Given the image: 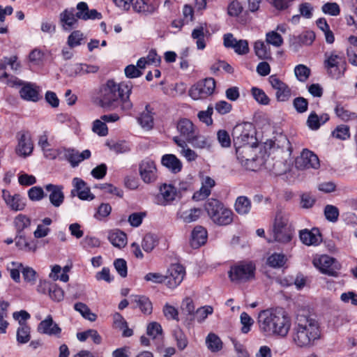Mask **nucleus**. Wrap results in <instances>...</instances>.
<instances>
[{
  "label": "nucleus",
  "instance_id": "nucleus-1",
  "mask_svg": "<svg viewBox=\"0 0 357 357\" xmlns=\"http://www.w3.org/2000/svg\"><path fill=\"white\" fill-rule=\"evenodd\" d=\"M131 93L130 83H117L109 79L100 89L97 98L98 104L107 110L128 111L132 107L130 100Z\"/></svg>",
  "mask_w": 357,
  "mask_h": 357
},
{
  "label": "nucleus",
  "instance_id": "nucleus-2",
  "mask_svg": "<svg viewBox=\"0 0 357 357\" xmlns=\"http://www.w3.org/2000/svg\"><path fill=\"white\" fill-rule=\"evenodd\" d=\"M259 331L266 336L286 337L291 326L288 314L282 309H267L259 312L257 317Z\"/></svg>",
  "mask_w": 357,
  "mask_h": 357
},
{
  "label": "nucleus",
  "instance_id": "nucleus-3",
  "mask_svg": "<svg viewBox=\"0 0 357 357\" xmlns=\"http://www.w3.org/2000/svg\"><path fill=\"white\" fill-rule=\"evenodd\" d=\"M318 321L310 315L298 314L291 333L292 342L298 348H310L320 338Z\"/></svg>",
  "mask_w": 357,
  "mask_h": 357
},
{
  "label": "nucleus",
  "instance_id": "nucleus-4",
  "mask_svg": "<svg viewBox=\"0 0 357 357\" xmlns=\"http://www.w3.org/2000/svg\"><path fill=\"white\" fill-rule=\"evenodd\" d=\"M234 145L236 148V153L240 162L248 160L250 158L248 155H243V153L253 152V144L250 140H253V135L250 134V130L247 128L237 126L233 132Z\"/></svg>",
  "mask_w": 357,
  "mask_h": 357
},
{
  "label": "nucleus",
  "instance_id": "nucleus-5",
  "mask_svg": "<svg viewBox=\"0 0 357 357\" xmlns=\"http://www.w3.org/2000/svg\"><path fill=\"white\" fill-rule=\"evenodd\" d=\"M77 12L75 13L74 8L66 9L60 15L61 22H68V21H77L78 20H101L102 14L96 9H89L86 3L79 2L76 6Z\"/></svg>",
  "mask_w": 357,
  "mask_h": 357
},
{
  "label": "nucleus",
  "instance_id": "nucleus-6",
  "mask_svg": "<svg viewBox=\"0 0 357 357\" xmlns=\"http://www.w3.org/2000/svg\"><path fill=\"white\" fill-rule=\"evenodd\" d=\"M255 272L256 265L254 262L243 261L232 266L228 275L232 282L241 284L254 280Z\"/></svg>",
  "mask_w": 357,
  "mask_h": 357
},
{
  "label": "nucleus",
  "instance_id": "nucleus-7",
  "mask_svg": "<svg viewBox=\"0 0 357 357\" xmlns=\"http://www.w3.org/2000/svg\"><path fill=\"white\" fill-rule=\"evenodd\" d=\"M275 241L286 243L292 238V230L289 223L288 216L282 212L276 214L273 228Z\"/></svg>",
  "mask_w": 357,
  "mask_h": 357
},
{
  "label": "nucleus",
  "instance_id": "nucleus-8",
  "mask_svg": "<svg viewBox=\"0 0 357 357\" xmlns=\"http://www.w3.org/2000/svg\"><path fill=\"white\" fill-rule=\"evenodd\" d=\"M215 88V79L209 77L194 84L190 88L189 94L194 100L204 99L213 93Z\"/></svg>",
  "mask_w": 357,
  "mask_h": 357
},
{
  "label": "nucleus",
  "instance_id": "nucleus-9",
  "mask_svg": "<svg viewBox=\"0 0 357 357\" xmlns=\"http://www.w3.org/2000/svg\"><path fill=\"white\" fill-rule=\"evenodd\" d=\"M313 264L324 274L333 277L338 275L340 265L333 257L321 255L318 259H314Z\"/></svg>",
  "mask_w": 357,
  "mask_h": 357
},
{
  "label": "nucleus",
  "instance_id": "nucleus-10",
  "mask_svg": "<svg viewBox=\"0 0 357 357\" xmlns=\"http://www.w3.org/2000/svg\"><path fill=\"white\" fill-rule=\"evenodd\" d=\"M295 166L298 169H317L320 167V163L316 154L308 149H303L301 155L296 158Z\"/></svg>",
  "mask_w": 357,
  "mask_h": 357
},
{
  "label": "nucleus",
  "instance_id": "nucleus-11",
  "mask_svg": "<svg viewBox=\"0 0 357 357\" xmlns=\"http://www.w3.org/2000/svg\"><path fill=\"white\" fill-rule=\"evenodd\" d=\"M139 173L145 183H151L156 181L158 170L155 163L149 158H145L139 164Z\"/></svg>",
  "mask_w": 357,
  "mask_h": 357
},
{
  "label": "nucleus",
  "instance_id": "nucleus-12",
  "mask_svg": "<svg viewBox=\"0 0 357 357\" xmlns=\"http://www.w3.org/2000/svg\"><path fill=\"white\" fill-rule=\"evenodd\" d=\"M325 57L324 66L328 74L335 78L340 77L342 75L341 68L343 69V71L345 70L344 67V62L342 58L334 53H331L330 54L326 53Z\"/></svg>",
  "mask_w": 357,
  "mask_h": 357
},
{
  "label": "nucleus",
  "instance_id": "nucleus-13",
  "mask_svg": "<svg viewBox=\"0 0 357 357\" xmlns=\"http://www.w3.org/2000/svg\"><path fill=\"white\" fill-rule=\"evenodd\" d=\"M268 82L275 91V98L278 101L286 102L290 99L291 96V89L275 75H272L268 77Z\"/></svg>",
  "mask_w": 357,
  "mask_h": 357
},
{
  "label": "nucleus",
  "instance_id": "nucleus-14",
  "mask_svg": "<svg viewBox=\"0 0 357 357\" xmlns=\"http://www.w3.org/2000/svg\"><path fill=\"white\" fill-rule=\"evenodd\" d=\"M185 274V268L178 264H172L168 268L165 276L167 286L170 289H174L183 281Z\"/></svg>",
  "mask_w": 357,
  "mask_h": 357
},
{
  "label": "nucleus",
  "instance_id": "nucleus-15",
  "mask_svg": "<svg viewBox=\"0 0 357 357\" xmlns=\"http://www.w3.org/2000/svg\"><path fill=\"white\" fill-rule=\"evenodd\" d=\"M73 189L70 192L72 197L77 195L82 200H93L94 195L91 193L90 188L81 178L75 177L72 181Z\"/></svg>",
  "mask_w": 357,
  "mask_h": 357
},
{
  "label": "nucleus",
  "instance_id": "nucleus-16",
  "mask_svg": "<svg viewBox=\"0 0 357 357\" xmlns=\"http://www.w3.org/2000/svg\"><path fill=\"white\" fill-rule=\"evenodd\" d=\"M37 329L38 333L41 334L58 338L61 337V328L53 321L51 315H48L44 320L40 321Z\"/></svg>",
  "mask_w": 357,
  "mask_h": 357
},
{
  "label": "nucleus",
  "instance_id": "nucleus-17",
  "mask_svg": "<svg viewBox=\"0 0 357 357\" xmlns=\"http://www.w3.org/2000/svg\"><path fill=\"white\" fill-rule=\"evenodd\" d=\"M13 84L14 85H23L20 91L22 99L31 102H37L39 100V93L34 84L31 83L24 84L22 81L16 77L14 78Z\"/></svg>",
  "mask_w": 357,
  "mask_h": 357
},
{
  "label": "nucleus",
  "instance_id": "nucleus-18",
  "mask_svg": "<svg viewBox=\"0 0 357 357\" xmlns=\"http://www.w3.org/2000/svg\"><path fill=\"white\" fill-rule=\"evenodd\" d=\"M45 189L50 193L49 199L51 204L55 208L60 207L65 199L63 186L50 183L45 185Z\"/></svg>",
  "mask_w": 357,
  "mask_h": 357
},
{
  "label": "nucleus",
  "instance_id": "nucleus-19",
  "mask_svg": "<svg viewBox=\"0 0 357 357\" xmlns=\"http://www.w3.org/2000/svg\"><path fill=\"white\" fill-rule=\"evenodd\" d=\"M299 237L301 242L307 246L318 245L322 242V236L318 228L301 230Z\"/></svg>",
  "mask_w": 357,
  "mask_h": 357
},
{
  "label": "nucleus",
  "instance_id": "nucleus-20",
  "mask_svg": "<svg viewBox=\"0 0 357 357\" xmlns=\"http://www.w3.org/2000/svg\"><path fill=\"white\" fill-rule=\"evenodd\" d=\"M18 145L16 149L17 153L24 157L29 155L33 149L30 135L28 132H20L18 134Z\"/></svg>",
  "mask_w": 357,
  "mask_h": 357
},
{
  "label": "nucleus",
  "instance_id": "nucleus-21",
  "mask_svg": "<svg viewBox=\"0 0 357 357\" xmlns=\"http://www.w3.org/2000/svg\"><path fill=\"white\" fill-rule=\"evenodd\" d=\"M63 156L69 161L73 167H76L82 161L91 157V151L88 149L79 153L73 149H63Z\"/></svg>",
  "mask_w": 357,
  "mask_h": 357
},
{
  "label": "nucleus",
  "instance_id": "nucleus-22",
  "mask_svg": "<svg viewBox=\"0 0 357 357\" xmlns=\"http://www.w3.org/2000/svg\"><path fill=\"white\" fill-rule=\"evenodd\" d=\"M2 197L6 204L13 211H22L26 206L24 199L19 194L11 195L8 191L3 190Z\"/></svg>",
  "mask_w": 357,
  "mask_h": 357
},
{
  "label": "nucleus",
  "instance_id": "nucleus-23",
  "mask_svg": "<svg viewBox=\"0 0 357 357\" xmlns=\"http://www.w3.org/2000/svg\"><path fill=\"white\" fill-rule=\"evenodd\" d=\"M177 130L180 135L183 137L185 140H192L195 134L197 132V129L192 122L187 119H181L177 123Z\"/></svg>",
  "mask_w": 357,
  "mask_h": 357
},
{
  "label": "nucleus",
  "instance_id": "nucleus-24",
  "mask_svg": "<svg viewBox=\"0 0 357 357\" xmlns=\"http://www.w3.org/2000/svg\"><path fill=\"white\" fill-rule=\"evenodd\" d=\"M207 240V231L202 226H196L192 231L190 246L197 249L204 245Z\"/></svg>",
  "mask_w": 357,
  "mask_h": 357
},
{
  "label": "nucleus",
  "instance_id": "nucleus-25",
  "mask_svg": "<svg viewBox=\"0 0 357 357\" xmlns=\"http://www.w3.org/2000/svg\"><path fill=\"white\" fill-rule=\"evenodd\" d=\"M161 164L172 172L176 174L181 172L182 162L174 154H165L161 158Z\"/></svg>",
  "mask_w": 357,
  "mask_h": 357
},
{
  "label": "nucleus",
  "instance_id": "nucleus-26",
  "mask_svg": "<svg viewBox=\"0 0 357 357\" xmlns=\"http://www.w3.org/2000/svg\"><path fill=\"white\" fill-rule=\"evenodd\" d=\"M215 181L209 176H206L203 181L202 188L199 191L194 193L192 199L195 201L203 200L211 194V188L215 185Z\"/></svg>",
  "mask_w": 357,
  "mask_h": 357
},
{
  "label": "nucleus",
  "instance_id": "nucleus-27",
  "mask_svg": "<svg viewBox=\"0 0 357 357\" xmlns=\"http://www.w3.org/2000/svg\"><path fill=\"white\" fill-rule=\"evenodd\" d=\"M211 219L218 225H228L233 222L234 213L230 209L225 207L223 209L219 211L218 213L215 214Z\"/></svg>",
  "mask_w": 357,
  "mask_h": 357
},
{
  "label": "nucleus",
  "instance_id": "nucleus-28",
  "mask_svg": "<svg viewBox=\"0 0 357 357\" xmlns=\"http://www.w3.org/2000/svg\"><path fill=\"white\" fill-rule=\"evenodd\" d=\"M108 240L114 246L119 248H123L127 244L126 234L119 229L110 231Z\"/></svg>",
  "mask_w": 357,
  "mask_h": 357
},
{
  "label": "nucleus",
  "instance_id": "nucleus-29",
  "mask_svg": "<svg viewBox=\"0 0 357 357\" xmlns=\"http://www.w3.org/2000/svg\"><path fill=\"white\" fill-rule=\"evenodd\" d=\"M132 302L136 304L142 312L145 314H150L152 312V303L149 298L145 296L134 295L131 296Z\"/></svg>",
  "mask_w": 357,
  "mask_h": 357
},
{
  "label": "nucleus",
  "instance_id": "nucleus-30",
  "mask_svg": "<svg viewBox=\"0 0 357 357\" xmlns=\"http://www.w3.org/2000/svg\"><path fill=\"white\" fill-rule=\"evenodd\" d=\"M251 201L245 196H240L237 197L234 204L235 211L238 214L241 215L249 213L251 210Z\"/></svg>",
  "mask_w": 357,
  "mask_h": 357
},
{
  "label": "nucleus",
  "instance_id": "nucleus-31",
  "mask_svg": "<svg viewBox=\"0 0 357 357\" xmlns=\"http://www.w3.org/2000/svg\"><path fill=\"white\" fill-rule=\"evenodd\" d=\"M15 240L16 246L20 250L33 252H35L37 250L36 244L29 242L22 233H17Z\"/></svg>",
  "mask_w": 357,
  "mask_h": 357
},
{
  "label": "nucleus",
  "instance_id": "nucleus-32",
  "mask_svg": "<svg viewBox=\"0 0 357 357\" xmlns=\"http://www.w3.org/2000/svg\"><path fill=\"white\" fill-rule=\"evenodd\" d=\"M176 189L172 185L163 184L160 188V195L163 199L162 204H167L176 197Z\"/></svg>",
  "mask_w": 357,
  "mask_h": 357
},
{
  "label": "nucleus",
  "instance_id": "nucleus-33",
  "mask_svg": "<svg viewBox=\"0 0 357 357\" xmlns=\"http://www.w3.org/2000/svg\"><path fill=\"white\" fill-rule=\"evenodd\" d=\"M192 140H188V142L191 144L192 146L195 149H209L211 148V142L209 138L200 135L198 134V132L194 135Z\"/></svg>",
  "mask_w": 357,
  "mask_h": 357
},
{
  "label": "nucleus",
  "instance_id": "nucleus-34",
  "mask_svg": "<svg viewBox=\"0 0 357 357\" xmlns=\"http://www.w3.org/2000/svg\"><path fill=\"white\" fill-rule=\"evenodd\" d=\"M254 50L255 54L259 59L261 60L271 59V52L263 41H256L254 45Z\"/></svg>",
  "mask_w": 357,
  "mask_h": 357
},
{
  "label": "nucleus",
  "instance_id": "nucleus-35",
  "mask_svg": "<svg viewBox=\"0 0 357 357\" xmlns=\"http://www.w3.org/2000/svg\"><path fill=\"white\" fill-rule=\"evenodd\" d=\"M146 333L153 340L161 341L162 340V326L158 322L153 321L149 324L146 328Z\"/></svg>",
  "mask_w": 357,
  "mask_h": 357
},
{
  "label": "nucleus",
  "instance_id": "nucleus-36",
  "mask_svg": "<svg viewBox=\"0 0 357 357\" xmlns=\"http://www.w3.org/2000/svg\"><path fill=\"white\" fill-rule=\"evenodd\" d=\"M202 213L199 208H193L182 212L180 218L185 223H190L197 220Z\"/></svg>",
  "mask_w": 357,
  "mask_h": 357
},
{
  "label": "nucleus",
  "instance_id": "nucleus-37",
  "mask_svg": "<svg viewBox=\"0 0 357 357\" xmlns=\"http://www.w3.org/2000/svg\"><path fill=\"white\" fill-rule=\"evenodd\" d=\"M205 210L208 215L211 218L215 214L218 213V211L225 208L224 205L218 199H210L204 204Z\"/></svg>",
  "mask_w": 357,
  "mask_h": 357
},
{
  "label": "nucleus",
  "instance_id": "nucleus-38",
  "mask_svg": "<svg viewBox=\"0 0 357 357\" xmlns=\"http://www.w3.org/2000/svg\"><path fill=\"white\" fill-rule=\"evenodd\" d=\"M77 337L81 342H84L86 340V339L91 338L96 344H100L102 341L101 336L99 335L98 331L94 329H89L84 332L77 333Z\"/></svg>",
  "mask_w": 357,
  "mask_h": 357
},
{
  "label": "nucleus",
  "instance_id": "nucleus-39",
  "mask_svg": "<svg viewBox=\"0 0 357 357\" xmlns=\"http://www.w3.org/2000/svg\"><path fill=\"white\" fill-rule=\"evenodd\" d=\"M206 344L208 349L212 352H216L222 349V342L220 338L214 333H209L206 338Z\"/></svg>",
  "mask_w": 357,
  "mask_h": 357
},
{
  "label": "nucleus",
  "instance_id": "nucleus-40",
  "mask_svg": "<svg viewBox=\"0 0 357 357\" xmlns=\"http://www.w3.org/2000/svg\"><path fill=\"white\" fill-rule=\"evenodd\" d=\"M74 309L79 312L81 315L86 319L91 321H96L97 315L93 313L89 307L84 303L78 302L74 305Z\"/></svg>",
  "mask_w": 357,
  "mask_h": 357
},
{
  "label": "nucleus",
  "instance_id": "nucleus-41",
  "mask_svg": "<svg viewBox=\"0 0 357 357\" xmlns=\"http://www.w3.org/2000/svg\"><path fill=\"white\" fill-rule=\"evenodd\" d=\"M31 328L27 324H22L17 330V341L19 344H26L31 339Z\"/></svg>",
  "mask_w": 357,
  "mask_h": 357
},
{
  "label": "nucleus",
  "instance_id": "nucleus-42",
  "mask_svg": "<svg viewBox=\"0 0 357 357\" xmlns=\"http://www.w3.org/2000/svg\"><path fill=\"white\" fill-rule=\"evenodd\" d=\"M22 264L17 261H12L6 267L10 278L17 283L20 282V271H22Z\"/></svg>",
  "mask_w": 357,
  "mask_h": 357
},
{
  "label": "nucleus",
  "instance_id": "nucleus-43",
  "mask_svg": "<svg viewBox=\"0 0 357 357\" xmlns=\"http://www.w3.org/2000/svg\"><path fill=\"white\" fill-rule=\"evenodd\" d=\"M14 225L17 234L22 233L23 230L31 225V220L24 214H19L15 218Z\"/></svg>",
  "mask_w": 357,
  "mask_h": 357
},
{
  "label": "nucleus",
  "instance_id": "nucleus-44",
  "mask_svg": "<svg viewBox=\"0 0 357 357\" xmlns=\"http://www.w3.org/2000/svg\"><path fill=\"white\" fill-rule=\"evenodd\" d=\"M148 105L146 106V111H144L137 119L138 123L142 128L149 130L152 128L153 125V118L149 111H148Z\"/></svg>",
  "mask_w": 357,
  "mask_h": 357
},
{
  "label": "nucleus",
  "instance_id": "nucleus-45",
  "mask_svg": "<svg viewBox=\"0 0 357 357\" xmlns=\"http://www.w3.org/2000/svg\"><path fill=\"white\" fill-rule=\"evenodd\" d=\"M206 32L207 31H205L202 26L195 29L192 32V38L197 40L196 44L198 50H204L206 47L204 41Z\"/></svg>",
  "mask_w": 357,
  "mask_h": 357
},
{
  "label": "nucleus",
  "instance_id": "nucleus-46",
  "mask_svg": "<svg viewBox=\"0 0 357 357\" xmlns=\"http://www.w3.org/2000/svg\"><path fill=\"white\" fill-rule=\"evenodd\" d=\"M286 261V257L283 254L273 253L267 259V264L273 268H280Z\"/></svg>",
  "mask_w": 357,
  "mask_h": 357
},
{
  "label": "nucleus",
  "instance_id": "nucleus-47",
  "mask_svg": "<svg viewBox=\"0 0 357 357\" xmlns=\"http://www.w3.org/2000/svg\"><path fill=\"white\" fill-rule=\"evenodd\" d=\"M158 243L157 238L152 234H146L143 238L142 247L145 252H149L153 250Z\"/></svg>",
  "mask_w": 357,
  "mask_h": 357
},
{
  "label": "nucleus",
  "instance_id": "nucleus-48",
  "mask_svg": "<svg viewBox=\"0 0 357 357\" xmlns=\"http://www.w3.org/2000/svg\"><path fill=\"white\" fill-rule=\"evenodd\" d=\"M251 92L253 98L258 103L263 105H268L269 104L270 98L262 89L252 87Z\"/></svg>",
  "mask_w": 357,
  "mask_h": 357
},
{
  "label": "nucleus",
  "instance_id": "nucleus-49",
  "mask_svg": "<svg viewBox=\"0 0 357 357\" xmlns=\"http://www.w3.org/2000/svg\"><path fill=\"white\" fill-rule=\"evenodd\" d=\"M336 115L342 121H348L356 118V113L345 109L340 105H337L335 109Z\"/></svg>",
  "mask_w": 357,
  "mask_h": 357
},
{
  "label": "nucleus",
  "instance_id": "nucleus-50",
  "mask_svg": "<svg viewBox=\"0 0 357 357\" xmlns=\"http://www.w3.org/2000/svg\"><path fill=\"white\" fill-rule=\"evenodd\" d=\"M294 73L297 79L303 82L308 79L310 75V70L306 66L299 64L295 67Z\"/></svg>",
  "mask_w": 357,
  "mask_h": 357
},
{
  "label": "nucleus",
  "instance_id": "nucleus-51",
  "mask_svg": "<svg viewBox=\"0 0 357 357\" xmlns=\"http://www.w3.org/2000/svg\"><path fill=\"white\" fill-rule=\"evenodd\" d=\"M266 41L276 47H280L283 43L282 36L276 31L268 32L266 35Z\"/></svg>",
  "mask_w": 357,
  "mask_h": 357
},
{
  "label": "nucleus",
  "instance_id": "nucleus-52",
  "mask_svg": "<svg viewBox=\"0 0 357 357\" xmlns=\"http://www.w3.org/2000/svg\"><path fill=\"white\" fill-rule=\"evenodd\" d=\"M324 215L327 220L335 222L339 217V210L336 206L328 204L324 208Z\"/></svg>",
  "mask_w": 357,
  "mask_h": 357
},
{
  "label": "nucleus",
  "instance_id": "nucleus-53",
  "mask_svg": "<svg viewBox=\"0 0 357 357\" xmlns=\"http://www.w3.org/2000/svg\"><path fill=\"white\" fill-rule=\"evenodd\" d=\"M241 324H242L241 332L248 333L254 324L253 319L246 312H243L240 316Z\"/></svg>",
  "mask_w": 357,
  "mask_h": 357
},
{
  "label": "nucleus",
  "instance_id": "nucleus-54",
  "mask_svg": "<svg viewBox=\"0 0 357 357\" xmlns=\"http://www.w3.org/2000/svg\"><path fill=\"white\" fill-rule=\"evenodd\" d=\"M112 211V206L107 203H102L98 208L94 218L98 220H102L107 218Z\"/></svg>",
  "mask_w": 357,
  "mask_h": 357
},
{
  "label": "nucleus",
  "instance_id": "nucleus-55",
  "mask_svg": "<svg viewBox=\"0 0 357 357\" xmlns=\"http://www.w3.org/2000/svg\"><path fill=\"white\" fill-rule=\"evenodd\" d=\"M45 53L38 48L33 49L29 54V60L34 65H40L44 59Z\"/></svg>",
  "mask_w": 357,
  "mask_h": 357
},
{
  "label": "nucleus",
  "instance_id": "nucleus-56",
  "mask_svg": "<svg viewBox=\"0 0 357 357\" xmlns=\"http://www.w3.org/2000/svg\"><path fill=\"white\" fill-rule=\"evenodd\" d=\"M333 136L341 140H345L350 136L349 128L345 125L337 126L332 133Z\"/></svg>",
  "mask_w": 357,
  "mask_h": 357
},
{
  "label": "nucleus",
  "instance_id": "nucleus-57",
  "mask_svg": "<svg viewBox=\"0 0 357 357\" xmlns=\"http://www.w3.org/2000/svg\"><path fill=\"white\" fill-rule=\"evenodd\" d=\"M83 40V33L79 31H74L68 38V45L70 47H74L79 45Z\"/></svg>",
  "mask_w": 357,
  "mask_h": 357
},
{
  "label": "nucleus",
  "instance_id": "nucleus-58",
  "mask_svg": "<svg viewBox=\"0 0 357 357\" xmlns=\"http://www.w3.org/2000/svg\"><path fill=\"white\" fill-rule=\"evenodd\" d=\"M22 273L25 282L33 284L36 281V272L31 267L26 266L22 269Z\"/></svg>",
  "mask_w": 357,
  "mask_h": 357
},
{
  "label": "nucleus",
  "instance_id": "nucleus-59",
  "mask_svg": "<svg viewBox=\"0 0 357 357\" xmlns=\"http://www.w3.org/2000/svg\"><path fill=\"white\" fill-rule=\"evenodd\" d=\"M321 10L325 14H328L333 16L338 15L340 12V6L335 2H328L324 4Z\"/></svg>",
  "mask_w": 357,
  "mask_h": 357
},
{
  "label": "nucleus",
  "instance_id": "nucleus-60",
  "mask_svg": "<svg viewBox=\"0 0 357 357\" xmlns=\"http://www.w3.org/2000/svg\"><path fill=\"white\" fill-rule=\"evenodd\" d=\"M110 150L116 153H124L130 151V147L126 141H119L112 144H108Z\"/></svg>",
  "mask_w": 357,
  "mask_h": 357
},
{
  "label": "nucleus",
  "instance_id": "nucleus-61",
  "mask_svg": "<svg viewBox=\"0 0 357 357\" xmlns=\"http://www.w3.org/2000/svg\"><path fill=\"white\" fill-rule=\"evenodd\" d=\"M213 312V309L210 305H206L202 307L195 312V318L197 321L202 322L205 320V319L208 317V315L211 314Z\"/></svg>",
  "mask_w": 357,
  "mask_h": 357
},
{
  "label": "nucleus",
  "instance_id": "nucleus-62",
  "mask_svg": "<svg viewBox=\"0 0 357 357\" xmlns=\"http://www.w3.org/2000/svg\"><path fill=\"white\" fill-rule=\"evenodd\" d=\"M29 198L31 201H40L45 197V193L41 187L34 186L31 188L28 191Z\"/></svg>",
  "mask_w": 357,
  "mask_h": 357
},
{
  "label": "nucleus",
  "instance_id": "nucleus-63",
  "mask_svg": "<svg viewBox=\"0 0 357 357\" xmlns=\"http://www.w3.org/2000/svg\"><path fill=\"white\" fill-rule=\"evenodd\" d=\"M174 336L178 348L180 350H183L188 345V340L185 335L181 330L178 329L174 331Z\"/></svg>",
  "mask_w": 357,
  "mask_h": 357
},
{
  "label": "nucleus",
  "instance_id": "nucleus-64",
  "mask_svg": "<svg viewBox=\"0 0 357 357\" xmlns=\"http://www.w3.org/2000/svg\"><path fill=\"white\" fill-rule=\"evenodd\" d=\"M102 120H96L93 125V131L100 136H106L108 134V128Z\"/></svg>",
  "mask_w": 357,
  "mask_h": 357
}]
</instances>
